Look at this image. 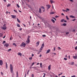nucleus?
I'll use <instances>...</instances> for the list:
<instances>
[{"mask_svg": "<svg viewBox=\"0 0 77 77\" xmlns=\"http://www.w3.org/2000/svg\"><path fill=\"white\" fill-rule=\"evenodd\" d=\"M30 36L28 35V38H27V40L26 41V42L27 43V44H29V42H30Z\"/></svg>", "mask_w": 77, "mask_h": 77, "instance_id": "nucleus-1", "label": "nucleus"}, {"mask_svg": "<svg viewBox=\"0 0 77 77\" xmlns=\"http://www.w3.org/2000/svg\"><path fill=\"white\" fill-rule=\"evenodd\" d=\"M39 12L40 13H41V12H42L41 8H40L39 9Z\"/></svg>", "mask_w": 77, "mask_h": 77, "instance_id": "nucleus-21", "label": "nucleus"}, {"mask_svg": "<svg viewBox=\"0 0 77 77\" xmlns=\"http://www.w3.org/2000/svg\"><path fill=\"white\" fill-rule=\"evenodd\" d=\"M46 6L48 8H47V10H48V9H49V8H50V7H51V5H46Z\"/></svg>", "mask_w": 77, "mask_h": 77, "instance_id": "nucleus-4", "label": "nucleus"}, {"mask_svg": "<svg viewBox=\"0 0 77 77\" xmlns=\"http://www.w3.org/2000/svg\"><path fill=\"white\" fill-rule=\"evenodd\" d=\"M36 44H37L36 46L37 47H38V46L39 45V42L38 41L36 42Z\"/></svg>", "mask_w": 77, "mask_h": 77, "instance_id": "nucleus-9", "label": "nucleus"}, {"mask_svg": "<svg viewBox=\"0 0 77 77\" xmlns=\"http://www.w3.org/2000/svg\"><path fill=\"white\" fill-rule=\"evenodd\" d=\"M23 25L25 27H26V25H25V24H23Z\"/></svg>", "mask_w": 77, "mask_h": 77, "instance_id": "nucleus-47", "label": "nucleus"}, {"mask_svg": "<svg viewBox=\"0 0 77 77\" xmlns=\"http://www.w3.org/2000/svg\"><path fill=\"white\" fill-rule=\"evenodd\" d=\"M34 64H35V62H33L32 63V66L33 65H34Z\"/></svg>", "mask_w": 77, "mask_h": 77, "instance_id": "nucleus-40", "label": "nucleus"}, {"mask_svg": "<svg viewBox=\"0 0 77 77\" xmlns=\"http://www.w3.org/2000/svg\"><path fill=\"white\" fill-rule=\"evenodd\" d=\"M48 70H50L51 69V65H49L48 66Z\"/></svg>", "mask_w": 77, "mask_h": 77, "instance_id": "nucleus-10", "label": "nucleus"}, {"mask_svg": "<svg viewBox=\"0 0 77 77\" xmlns=\"http://www.w3.org/2000/svg\"><path fill=\"white\" fill-rule=\"evenodd\" d=\"M19 30H20V31H21V30H22V28H20L19 29Z\"/></svg>", "mask_w": 77, "mask_h": 77, "instance_id": "nucleus-58", "label": "nucleus"}, {"mask_svg": "<svg viewBox=\"0 0 77 77\" xmlns=\"http://www.w3.org/2000/svg\"><path fill=\"white\" fill-rule=\"evenodd\" d=\"M9 45L8 44V43H6L4 45V46H5V47H6L7 48L9 47Z\"/></svg>", "mask_w": 77, "mask_h": 77, "instance_id": "nucleus-5", "label": "nucleus"}, {"mask_svg": "<svg viewBox=\"0 0 77 77\" xmlns=\"http://www.w3.org/2000/svg\"><path fill=\"white\" fill-rule=\"evenodd\" d=\"M74 64V62H72L71 64V65H73Z\"/></svg>", "mask_w": 77, "mask_h": 77, "instance_id": "nucleus-29", "label": "nucleus"}, {"mask_svg": "<svg viewBox=\"0 0 77 77\" xmlns=\"http://www.w3.org/2000/svg\"><path fill=\"white\" fill-rule=\"evenodd\" d=\"M3 27H6V24H5L3 26Z\"/></svg>", "mask_w": 77, "mask_h": 77, "instance_id": "nucleus-43", "label": "nucleus"}, {"mask_svg": "<svg viewBox=\"0 0 77 77\" xmlns=\"http://www.w3.org/2000/svg\"><path fill=\"white\" fill-rule=\"evenodd\" d=\"M10 40H12V36L10 38Z\"/></svg>", "mask_w": 77, "mask_h": 77, "instance_id": "nucleus-46", "label": "nucleus"}, {"mask_svg": "<svg viewBox=\"0 0 77 77\" xmlns=\"http://www.w3.org/2000/svg\"><path fill=\"white\" fill-rule=\"evenodd\" d=\"M70 18H75V17L72 16V15H71L70 16Z\"/></svg>", "mask_w": 77, "mask_h": 77, "instance_id": "nucleus-15", "label": "nucleus"}, {"mask_svg": "<svg viewBox=\"0 0 77 77\" xmlns=\"http://www.w3.org/2000/svg\"><path fill=\"white\" fill-rule=\"evenodd\" d=\"M61 77H65V76H62Z\"/></svg>", "mask_w": 77, "mask_h": 77, "instance_id": "nucleus-64", "label": "nucleus"}, {"mask_svg": "<svg viewBox=\"0 0 77 77\" xmlns=\"http://www.w3.org/2000/svg\"><path fill=\"white\" fill-rule=\"evenodd\" d=\"M14 12H16V13H17V11H16L15 10H14Z\"/></svg>", "mask_w": 77, "mask_h": 77, "instance_id": "nucleus-33", "label": "nucleus"}, {"mask_svg": "<svg viewBox=\"0 0 77 77\" xmlns=\"http://www.w3.org/2000/svg\"><path fill=\"white\" fill-rule=\"evenodd\" d=\"M71 77H75V75H73L71 76Z\"/></svg>", "mask_w": 77, "mask_h": 77, "instance_id": "nucleus-41", "label": "nucleus"}, {"mask_svg": "<svg viewBox=\"0 0 77 77\" xmlns=\"http://www.w3.org/2000/svg\"><path fill=\"white\" fill-rule=\"evenodd\" d=\"M42 49H43V48H41L39 50V52H41V51L42 50Z\"/></svg>", "mask_w": 77, "mask_h": 77, "instance_id": "nucleus-18", "label": "nucleus"}, {"mask_svg": "<svg viewBox=\"0 0 77 77\" xmlns=\"http://www.w3.org/2000/svg\"><path fill=\"white\" fill-rule=\"evenodd\" d=\"M17 20L18 23H20V20H19V19H18V18H17Z\"/></svg>", "mask_w": 77, "mask_h": 77, "instance_id": "nucleus-24", "label": "nucleus"}, {"mask_svg": "<svg viewBox=\"0 0 77 77\" xmlns=\"http://www.w3.org/2000/svg\"><path fill=\"white\" fill-rule=\"evenodd\" d=\"M3 64V61L2 60H0V65L2 66Z\"/></svg>", "mask_w": 77, "mask_h": 77, "instance_id": "nucleus-7", "label": "nucleus"}, {"mask_svg": "<svg viewBox=\"0 0 77 77\" xmlns=\"http://www.w3.org/2000/svg\"><path fill=\"white\" fill-rule=\"evenodd\" d=\"M41 8H42V9H44V7H41Z\"/></svg>", "mask_w": 77, "mask_h": 77, "instance_id": "nucleus-37", "label": "nucleus"}, {"mask_svg": "<svg viewBox=\"0 0 77 77\" xmlns=\"http://www.w3.org/2000/svg\"><path fill=\"white\" fill-rule=\"evenodd\" d=\"M50 50L48 49L46 52V54H47L48 53L50 52Z\"/></svg>", "mask_w": 77, "mask_h": 77, "instance_id": "nucleus-12", "label": "nucleus"}, {"mask_svg": "<svg viewBox=\"0 0 77 77\" xmlns=\"http://www.w3.org/2000/svg\"><path fill=\"white\" fill-rule=\"evenodd\" d=\"M13 45H15V47H16L17 46V45H16L15 43H13Z\"/></svg>", "mask_w": 77, "mask_h": 77, "instance_id": "nucleus-27", "label": "nucleus"}, {"mask_svg": "<svg viewBox=\"0 0 77 77\" xmlns=\"http://www.w3.org/2000/svg\"><path fill=\"white\" fill-rule=\"evenodd\" d=\"M2 30H6V27H2Z\"/></svg>", "mask_w": 77, "mask_h": 77, "instance_id": "nucleus-16", "label": "nucleus"}, {"mask_svg": "<svg viewBox=\"0 0 77 77\" xmlns=\"http://www.w3.org/2000/svg\"><path fill=\"white\" fill-rule=\"evenodd\" d=\"M52 18H53V19H54V20H55V21H56V18H55L54 17H53Z\"/></svg>", "mask_w": 77, "mask_h": 77, "instance_id": "nucleus-39", "label": "nucleus"}, {"mask_svg": "<svg viewBox=\"0 0 77 77\" xmlns=\"http://www.w3.org/2000/svg\"><path fill=\"white\" fill-rule=\"evenodd\" d=\"M42 63H40V68H42Z\"/></svg>", "mask_w": 77, "mask_h": 77, "instance_id": "nucleus-20", "label": "nucleus"}, {"mask_svg": "<svg viewBox=\"0 0 77 77\" xmlns=\"http://www.w3.org/2000/svg\"><path fill=\"white\" fill-rule=\"evenodd\" d=\"M69 0L71 2H73V0Z\"/></svg>", "mask_w": 77, "mask_h": 77, "instance_id": "nucleus-54", "label": "nucleus"}, {"mask_svg": "<svg viewBox=\"0 0 77 77\" xmlns=\"http://www.w3.org/2000/svg\"><path fill=\"white\" fill-rule=\"evenodd\" d=\"M51 20L52 22H53V23H55V21H54V20L52 19H51Z\"/></svg>", "mask_w": 77, "mask_h": 77, "instance_id": "nucleus-23", "label": "nucleus"}, {"mask_svg": "<svg viewBox=\"0 0 77 77\" xmlns=\"http://www.w3.org/2000/svg\"><path fill=\"white\" fill-rule=\"evenodd\" d=\"M34 77V75H33V74H32V77Z\"/></svg>", "mask_w": 77, "mask_h": 77, "instance_id": "nucleus-45", "label": "nucleus"}, {"mask_svg": "<svg viewBox=\"0 0 77 77\" xmlns=\"http://www.w3.org/2000/svg\"><path fill=\"white\" fill-rule=\"evenodd\" d=\"M58 49H59V50H61V48H60V47H58Z\"/></svg>", "mask_w": 77, "mask_h": 77, "instance_id": "nucleus-53", "label": "nucleus"}, {"mask_svg": "<svg viewBox=\"0 0 77 77\" xmlns=\"http://www.w3.org/2000/svg\"><path fill=\"white\" fill-rule=\"evenodd\" d=\"M32 57H33V56H34V54H32Z\"/></svg>", "mask_w": 77, "mask_h": 77, "instance_id": "nucleus-56", "label": "nucleus"}, {"mask_svg": "<svg viewBox=\"0 0 77 77\" xmlns=\"http://www.w3.org/2000/svg\"><path fill=\"white\" fill-rule=\"evenodd\" d=\"M17 76H18V72H17Z\"/></svg>", "mask_w": 77, "mask_h": 77, "instance_id": "nucleus-49", "label": "nucleus"}, {"mask_svg": "<svg viewBox=\"0 0 77 77\" xmlns=\"http://www.w3.org/2000/svg\"><path fill=\"white\" fill-rule=\"evenodd\" d=\"M54 13H55L54 12L52 11L50 13V14L51 15V14H54Z\"/></svg>", "mask_w": 77, "mask_h": 77, "instance_id": "nucleus-13", "label": "nucleus"}, {"mask_svg": "<svg viewBox=\"0 0 77 77\" xmlns=\"http://www.w3.org/2000/svg\"><path fill=\"white\" fill-rule=\"evenodd\" d=\"M50 2L51 4H53V3H54V2L53 1V0H50Z\"/></svg>", "mask_w": 77, "mask_h": 77, "instance_id": "nucleus-11", "label": "nucleus"}, {"mask_svg": "<svg viewBox=\"0 0 77 77\" xmlns=\"http://www.w3.org/2000/svg\"><path fill=\"white\" fill-rule=\"evenodd\" d=\"M55 17H56V18H58V17H58V16H56Z\"/></svg>", "mask_w": 77, "mask_h": 77, "instance_id": "nucleus-60", "label": "nucleus"}, {"mask_svg": "<svg viewBox=\"0 0 77 77\" xmlns=\"http://www.w3.org/2000/svg\"><path fill=\"white\" fill-rule=\"evenodd\" d=\"M5 2H6V0H3Z\"/></svg>", "mask_w": 77, "mask_h": 77, "instance_id": "nucleus-62", "label": "nucleus"}, {"mask_svg": "<svg viewBox=\"0 0 77 77\" xmlns=\"http://www.w3.org/2000/svg\"><path fill=\"white\" fill-rule=\"evenodd\" d=\"M26 44H25V43H24V42H22V43H21V45H20V47H26Z\"/></svg>", "mask_w": 77, "mask_h": 77, "instance_id": "nucleus-2", "label": "nucleus"}, {"mask_svg": "<svg viewBox=\"0 0 77 77\" xmlns=\"http://www.w3.org/2000/svg\"><path fill=\"white\" fill-rule=\"evenodd\" d=\"M39 63H37V65H39Z\"/></svg>", "mask_w": 77, "mask_h": 77, "instance_id": "nucleus-61", "label": "nucleus"}, {"mask_svg": "<svg viewBox=\"0 0 77 77\" xmlns=\"http://www.w3.org/2000/svg\"><path fill=\"white\" fill-rule=\"evenodd\" d=\"M1 74H2V75H3V72H1Z\"/></svg>", "mask_w": 77, "mask_h": 77, "instance_id": "nucleus-50", "label": "nucleus"}, {"mask_svg": "<svg viewBox=\"0 0 77 77\" xmlns=\"http://www.w3.org/2000/svg\"><path fill=\"white\" fill-rule=\"evenodd\" d=\"M9 6H11V4H8L7 5V7H9Z\"/></svg>", "mask_w": 77, "mask_h": 77, "instance_id": "nucleus-26", "label": "nucleus"}, {"mask_svg": "<svg viewBox=\"0 0 77 77\" xmlns=\"http://www.w3.org/2000/svg\"><path fill=\"white\" fill-rule=\"evenodd\" d=\"M32 57H30V58H29V59L30 60H32Z\"/></svg>", "mask_w": 77, "mask_h": 77, "instance_id": "nucleus-57", "label": "nucleus"}, {"mask_svg": "<svg viewBox=\"0 0 77 77\" xmlns=\"http://www.w3.org/2000/svg\"><path fill=\"white\" fill-rule=\"evenodd\" d=\"M42 36H43V37H46V35H42Z\"/></svg>", "mask_w": 77, "mask_h": 77, "instance_id": "nucleus-34", "label": "nucleus"}, {"mask_svg": "<svg viewBox=\"0 0 77 77\" xmlns=\"http://www.w3.org/2000/svg\"><path fill=\"white\" fill-rule=\"evenodd\" d=\"M61 26H66V24L63 23V25H61Z\"/></svg>", "mask_w": 77, "mask_h": 77, "instance_id": "nucleus-22", "label": "nucleus"}, {"mask_svg": "<svg viewBox=\"0 0 77 77\" xmlns=\"http://www.w3.org/2000/svg\"><path fill=\"white\" fill-rule=\"evenodd\" d=\"M66 11H69V9L68 8H66Z\"/></svg>", "mask_w": 77, "mask_h": 77, "instance_id": "nucleus-44", "label": "nucleus"}, {"mask_svg": "<svg viewBox=\"0 0 77 77\" xmlns=\"http://www.w3.org/2000/svg\"><path fill=\"white\" fill-rule=\"evenodd\" d=\"M5 43H6V41H4L3 42V44H5Z\"/></svg>", "mask_w": 77, "mask_h": 77, "instance_id": "nucleus-35", "label": "nucleus"}, {"mask_svg": "<svg viewBox=\"0 0 77 77\" xmlns=\"http://www.w3.org/2000/svg\"><path fill=\"white\" fill-rule=\"evenodd\" d=\"M17 27H20V24H17Z\"/></svg>", "mask_w": 77, "mask_h": 77, "instance_id": "nucleus-25", "label": "nucleus"}, {"mask_svg": "<svg viewBox=\"0 0 77 77\" xmlns=\"http://www.w3.org/2000/svg\"><path fill=\"white\" fill-rule=\"evenodd\" d=\"M63 74V73L62 72V73H61L59 74L58 75H61V74Z\"/></svg>", "mask_w": 77, "mask_h": 77, "instance_id": "nucleus-48", "label": "nucleus"}, {"mask_svg": "<svg viewBox=\"0 0 77 77\" xmlns=\"http://www.w3.org/2000/svg\"><path fill=\"white\" fill-rule=\"evenodd\" d=\"M11 16L12 17V18H16V15H11Z\"/></svg>", "mask_w": 77, "mask_h": 77, "instance_id": "nucleus-6", "label": "nucleus"}, {"mask_svg": "<svg viewBox=\"0 0 77 77\" xmlns=\"http://www.w3.org/2000/svg\"><path fill=\"white\" fill-rule=\"evenodd\" d=\"M17 6L18 8H20V5L18 4H17Z\"/></svg>", "mask_w": 77, "mask_h": 77, "instance_id": "nucleus-30", "label": "nucleus"}, {"mask_svg": "<svg viewBox=\"0 0 77 77\" xmlns=\"http://www.w3.org/2000/svg\"><path fill=\"white\" fill-rule=\"evenodd\" d=\"M27 6H28V7H29V8H30V5H28Z\"/></svg>", "mask_w": 77, "mask_h": 77, "instance_id": "nucleus-52", "label": "nucleus"}, {"mask_svg": "<svg viewBox=\"0 0 77 77\" xmlns=\"http://www.w3.org/2000/svg\"><path fill=\"white\" fill-rule=\"evenodd\" d=\"M18 55L19 56H21L22 55V54H21V53H18Z\"/></svg>", "mask_w": 77, "mask_h": 77, "instance_id": "nucleus-17", "label": "nucleus"}, {"mask_svg": "<svg viewBox=\"0 0 77 77\" xmlns=\"http://www.w3.org/2000/svg\"><path fill=\"white\" fill-rule=\"evenodd\" d=\"M73 59H76L77 58V56H73Z\"/></svg>", "mask_w": 77, "mask_h": 77, "instance_id": "nucleus-8", "label": "nucleus"}, {"mask_svg": "<svg viewBox=\"0 0 77 77\" xmlns=\"http://www.w3.org/2000/svg\"><path fill=\"white\" fill-rule=\"evenodd\" d=\"M3 34L2 33H0V37H2V36H3Z\"/></svg>", "mask_w": 77, "mask_h": 77, "instance_id": "nucleus-19", "label": "nucleus"}, {"mask_svg": "<svg viewBox=\"0 0 77 77\" xmlns=\"http://www.w3.org/2000/svg\"><path fill=\"white\" fill-rule=\"evenodd\" d=\"M66 35H68V34H69V32H66Z\"/></svg>", "mask_w": 77, "mask_h": 77, "instance_id": "nucleus-51", "label": "nucleus"}, {"mask_svg": "<svg viewBox=\"0 0 77 77\" xmlns=\"http://www.w3.org/2000/svg\"><path fill=\"white\" fill-rule=\"evenodd\" d=\"M66 17L67 20H69V18L68 17V16H66Z\"/></svg>", "mask_w": 77, "mask_h": 77, "instance_id": "nucleus-31", "label": "nucleus"}, {"mask_svg": "<svg viewBox=\"0 0 77 77\" xmlns=\"http://www.w3.org/2000/svg\"><path fill=\"white\" fill-rule=\"evenodd\" d=\"M10 69L11 71V72L12 73L13 72V67L12 66V65L11 64H10Z\"/></svg>", "mask_w": 77, "mask_h": 77, "instance_id": "nucleus-3", "label": "nucleus"}, {"mask_svg": "<svg viewBox=\"0 0 77 77\" xmlns=\"http://www.w3.org/2000/svg\"><path fill=\"white\" fill-rule=\"evenodd\" d=\"M64 59L65 60H67V58H64Z\"/></svg>", "mask_w": 77, "mask_h": 77, "instance_id": "nucleus-36", "label": "nucleus"}, {"mask_svg": "<svg viewBox=\"0 0 77 77\" xmlns=\"http://www.w3.org/2000/svg\"><path fill=\"white\" fill-rule=\"evenodd\" d=\"M30 71V70H29L27 72V74L28 75L29 74V72Z\"/></svg>", "mask_w": 77, "mask_h": 77, "instance_id": "nucleus-38", "label": "nucleus"}, {"mask_svg": "<svg viewBox=\"0 0 77 77\" xmlns=\"http://www.w3.org/2000/svg\"><path fill=\"white\" fill-rule=\"evenodd\" d=\"M6 69H8V65H6Z\"/></svg>", "mask_w": 77, "mask_h": 77, "instance_id": "nucleus-55", "label": "nucleus"}, {"mask_svg": "<svg viewBox=\"0 0 77 77\" xmlns=\"http://www.w3.org/2000/svg\"><path fill=\"white\" fill-rule=\"evenodd\" d=\"M72 32H75V29H73L72 31Z\"/></svg>", "mask_w": 77, "mask_h": 77, "instance_id": "nucleus-63", "label": "nucleus"}, {"mask_svg": "<svg viewBox=\"0 0 77 77\" xmlns=\"http://www.w3.org/2000/svg\"><path fill=\"white\" fill-rule=\"evenodd\" d=\"M62 23V22H63V21H64V19H63L62 20H61L60 21Z\"/></svg>", "mask_w": 77, "mask_h": 77, "instance_id": "nucleus-28", "label": "nucleus"}, {"mask_svg": "<svg viewBox=\"0 0 77 77\" xmlns=\"http://www.w3.org/2000/svg\"><path fill=\"white\" fill-rule=\"evenodd\" d=\"M62 11L63 12H65V10L64 9H63Z\"/></svg>", "mask_w": 77, "mask_h": 77, "instance_id": "nucleus-59", "label": "nucleus"}, {"mask_svg": "<svg viewBox=\"0 0 77 77\" xmlns=\"http://www.w3.org/2000/svg\"><path fill=\"white\" fill-rule=\"evenodd\" d=\"M75 50H77V46H76L75 48Z\"/></svg>", "mask_w": 77, "mask_h": 77, "instance_id": "nucleus-42", "label": "nucleus"}, {"mask_svg": "<svg viewBox=\"0 0 77 77\" xmlns=\"http://www.w3.org/2000/svg\"><path fill=\"white\" fill-rule=\"evenodd\" d=\"M12 49H9L8 50V51H11V50Z\"/></svg>", "mask_w": 77, "mask_h": 77, "instance_id": "nucleus-32", "label": "nucleus"}, {"mask_svg": "<svg viewBox=\"0 0 77 77\" xmlns=\"http://www.w3.org/2000/svg\"><path fill=\"white\" fill-rule=\"evenodd\" d=\"M44 43H43V44H42V46H41V48H44Z\"/></svg>", "mask_w": 77, "mask_h": 77, "instance_id": "nucleus-14", "label": "nucleus"}]
</instances>
